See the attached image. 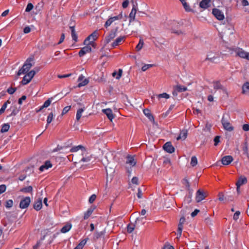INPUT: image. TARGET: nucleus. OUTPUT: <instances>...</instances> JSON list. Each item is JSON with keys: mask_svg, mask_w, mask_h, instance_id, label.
I'll return each mask as SVG.
<instances>
[{"mask_svg": "<svg viewBox=\"0 0 249 249\" xmlns=\"http://www.w3.org/2000/svg\"><path fill=\"white\" fill-rule=\"evenodd\" d=\"M31 32V28L29 26L25 27L23 29V32L25 34H28Z\"/></svg>", "mask_w": 249, "mask_h": 249, "instance_id": "338daca9", "label": "nucleus"}, {"mask_svg": "<svg viewBox=\"0 0 249 249\" xmlns=\"http://www.w3.org/2000/svg\"><path fill=\"white\" fill-rule=\"evenodd\" d=\"M34 8V5L31 3H29L26 8L25 11L26 12H30Z\"/></svg>", "mask_w": 249, "mask_h": 249, "instance_id": "8fccbe9b", "label": "nucleus"}, {"mask_svg": "<svg viewBox=\"0 0 249 249\" xmlns=\"http://www.w3.org/2000/svg\"><path fill=\"white\" fill-rule=\"evenodd\" d=\"M132 183L138 185L139 184V179L137 177H134L131 180Z\"/></svg>", "mask_w": 249, "mask_h": 249, "instance_id": "0e129e2a", "label": "nucleus"}, {"mask_svg": "<svg viewBox=\"0 0 249 249\" xmlns=\"http://www.w3.org/2000/svg\"><path fill=\"white\" fill-rule=\"evenodd\" d=\"M98 33L97 31H95L85 39L84 41V44H88V41H89L91 39H92V41L96 40L98 37Z\"/></svg>", "mask_w": 249, "mask_h": 249, "instance_id": "f8f14e48", "label": "nucleus"}, {"mask_svg": "<svg viewBox=\"0 0 249 249\" xmlns=\"http://www.w3.org/2000/svg\"><path fill=\"white\" fill-rule=\"evenodd\" d=\"M105 230H104L103 231H101L100 232H97L96 231L94 234V239L97 240L99 238H100L102 236L104 235L105 234Z\"/></svg>", "mask_w": 249, "mask_h": 249, "instance_id": "72a5a7b5", "label": "nucleus"}, {"mask_svg": "<svg viewBox=\"0 0 249 249\" xmlns=\"http://www.w3.org/2000/svg\"><path fill=\"white\" fill-rule=\"evenodd\" d=\"M242 129L245 131H249V124H244L242 126Z\"/></svg>", "mask_w": 249, "mask_h": 249, "instance_id": "774afa93", "label": "nucleus"}, {"mask_svg": "<svg viewBox=\"0 0 249 249\" xmlns=\"http://www.w3.org/2000/svg\"><path fill=\"white\" fill-rule=\"evenodd\" d=\"M240 214V212L239 211H236L233 215V219L235 220H237L239 218V216Z\"/></svg>", "mask_w": 249, "mask_h": 249, "instance_id": "052dcab7", "label": "nucleus"}, {"mask_svg": "<svg viewBox=\"0 0 249 249\" xmlns=\"http://www.w3.org/2000/svg\"><path fill=\"white\" fill-rule=\"evenodd\" d=\"M6 188V186L4 184L0 185V194L5 191Z\"/></svg>", "mask_w": 249, "mask_h": 249, "instance_id": "69168bd1", "label": "nucleus"}, {"mask_svg": "<svg viewBox=\"0 0 249 249\" xmlns=\"http://www.w3.org/2000/svg\"><path fill=\"white\" fill-rule=\"evenodd\" d=\"M71 228V224H68L62 227L61 229V231L62 233H66L69 231Z\"/></svg>", "mask_w": 249, "mask_h": 249, "instance_id": "e433bc0d", "label": "nucleus"}, {"mask_svg": "<svg viewBox=\"0 0 249 249\" xmlns=\"http://www.w3.org/2000/svg\"><path fill=\"white\" fill-rule=\"evenodd\" d=\"M227 49L229 50L231 55H233L235 53V56H239L241 58L246 59L248 53L242 49L238 47H227Z\"/></svg>", "mask_w": 249, "mask_h": 249, "instance_id": "f257e3e1", "label": "nucleus"}, {"mask_svg": "<svg viewBox=\"0 0 249 249\" xmlns=\"http://www.w3.org/2000/svg\"><path fill=\"white\" fill-rule=\"evenodd\" d=\"M16 89H17V88H12V87H10V88H8V89H7V92H8L9 94H13V93L15 92V91L16 90Z\"/></svg>", "mask_w": 249, "mask_h": 249, "instance_id": "bf43d9fd", "label": "nucleus"}, {"mask_svg": "<svg viewBox=\"0 0 249 249\" xmlns=\"http://www.w3.org/2000/svg\"><path fill=\"white\" fill-rule=\"evenodd\" d=\"M163 149L169 153H172L175 151V148L170 142H166L163 145Z\"/></svg>", "mask_w": 249, "mask_h": 249, "instance_id": "ddd939ff", "label": "nucleus"}, {"mask_svg": "<svg viewBox=\"0 0 249 249\" xmlns=\"http://www.w3.org/2000/svg\"><path fill=\"white\" fill-rule=\"evenodd\" d=\"M247 182V179L244 176H240L236 183V185L240 187L241 185L246 184Z\"/></svg>", "mask_w": 249, "mask_h": 249, "instance_id": "a211bd4d", "label": "nucleus"}, {"mask_svg": "<svg viewBox=\"0 0 249 249\" xmlns=\"http://www.w3.org/2000/svg\"><path fill=\"white\" fill-rule=\"evenodd\" d=\"M143 219V218H138L136 220V221L135 222V223H131L127 225V232L128 233L132 232V231H134L135 228H138V225H137L138 221L140 220H142Z\"/></svg>", "mask_w": 249, "mask_h": 249, "instance_id": "1a4fd4ad", "label": "nucleus"}, {"mask_svg": "<svg viewBox=\"0 0 249 249\" xmlns=\"http://www.w3.org/2000/svg\"><path fill=\"white\" fill-rule=\"evenodd\" d=\"M182 182V183L185 186L187 190L191 189L190 188V183L187 178H183Z\"/></svg>", "mask_w": 249, "mask_h": 249, "instance_id": "c03bdc74", "label": "nucleus"}, {"mask_svg": "<svg viewBox=\"0 0 249 249\" xmlns=\"http://www.w3.org/2000/svg\"><path fill=\"white\" fill-rule=\"evenodd\" d=\"M88 83H89V80L87 79H85L83 81H82V82H80L78 84V87H81L82 86H84L87 85L88 84Z\"/></svg>", "mask_w": 249, "mask_h": 249, "instance_id": "864d4df0", "label": "nucleus"}, {"mask_svg": "<svg viewBox=\"0 0 249 249\" xmlns=\"http://www.w3.org/2000/svg\"><path fill=\"white\" fill-rule=\"evenodd\" d=\"M211 0H202L199 3V7L204 9H207L210 7Z\"/></svg>", "mask_w": 249, "mask_h": 249, "instance_id": "dca6fc26", "label": "nucleus"}, {"mask_svg": "<svg viewBox=\"0 0 249 249\" xmlns=\"http://www.w3.org/2000/svg\"><path fill=\"white\" fill-rule=\"evenodd\" d=\"M103 112L107 116L109 120L112 121V120L114 118V116L112 113V110L110 108L103 109Z\"/></svg>", "mask_w": 249, "mask_h": 249, "instance_id": "f3484780", "label": "nucleus"}, {"mask_svg": "<svg viewBox=\"0 0 249 249\" xmlns=\"http://www.w3.org/2000/svg\"><path fill=\"white\" fill-rule=\"evenodd\" d=\"M183 6L186 11L189 12L191 11L189 5L186 2H184V4Z\"/></svg>", "mask_w": 249, "mask_h": 249, "instance_id": "e2e57ef3", "label": "nucleus"}, {"mask_svg": "<svg viewBox=\"0 0 249 249\" xmlns=\"http://www.w3.org/2000/svg\"><path fill=\"white\" fill-rule=\"evenodd\" d=\"M52 99V98H49L48 100H47L44 102L43 105L40 107V108L39 109V110L38 111H40L43 108L47 107H49L51 103V99Z\"/></svg>", "mask_w": 249, "mask_h": 249, "instance_id": "ea45409f", "label": "nucleus"}, {"mask_svg": "<svg viewBox=\"0 0 249 249\" xmlns=\"http://www.w3.org/2000/svg\"><path fill=\"white\" fill-rule=\"evenodd\" d=\"M71 37L72 38L75 42H77V38L78 36L76 34L75 31H72V32H71Z\"/></svg>", "mask_w": 249, "mask_h": 249, "instance_id": "3c124183", "label": "nucleus"}, {"mask_svg": "<svg viewBox=\"0 0 249 249\" xmlns=\"http://www.w3.org/2000/svg\"><path fill=\"white\" fill-rule=\"evenodd\" d=\"M143 112L144 115L146 116L150 121H154V118L153 116L151 114L150 110L149 109L145 108L143 109Z\"/></svg>", "mask_w": 249, "mask_h": 249, "instance_id": "393cba45", "label": "nucleus"}, {"mask_svg": "<svg viewBox=\"0 0 249 249\" xmlns=\"http://www.w3.org/2000/svg\"><path fill=\"white\" fill-rule=\"evenodd\" d=\"M126 163L129 164L131 166H134L136 165V161L135 160L134 157L131 155H128L126 157Z\"/></svg>", "mask_w": 249, "mask_h": 249, "instance_id": "412c9836", "label": "nucleus"}, {"mask_svg": "<svg viewBox=\"0 0 249 249\" xmlns=\"http://www.w3.org/2000/svg\"><path fill=\"white\" fill-rule=\"evenodd\" d=\"M35 75V73L33 71L28 72L23 78L21 82V84L23 85L27 84L31 81Z\"/></svg>", "mask_w": 249, "mask_h": 249, "instance_id": "39448f33", "label": "nucleus"}, {"mask_svg": "<svg viewBox=\"0 0 249 249\" xmlns=\"http://www.w3.org/2000/svg\"><path fill=\"white\" fill-rule=\"evenodd\" d=\"M152 66L153 65L152 64H145L142 67V71H146L147 69H148L149 68L152 67Z\"/></svg>", "mask_w": 249, "mask_h": 249, "instance_id": "5fc2aeb1", "label": "nucleus"}, {"mask_svg": "<svg viewBox=\"0 0 249 249\" xmlns=\"http://www.w3.org/2000/svg\"><path fill=\"white\" fill-rule=\"evenodd\" d=\"M224 128L230 132L232 131L234 129V127L232 126L230 122L228 123H225L223 125Z\"/></svg>", "mask_w": 249, "mask_h": 249, "instance_id": "bb28decb", "label": "nucleus"}, {"mask_svg": "<svg viewBox=\"0 0 249 249\" xmlns=\"http://www.w3.org/2000/svg\"><path fill=\"white\" fill-rule=\"evenodd\" d=\"M118 27L115 29H112L105 39V43L106 44H108L112 39H113L116 36V33L118 31Z\"/></svg>", "mask_w": 249, "mask_h": 249, "instance_id": "423d86ee", "label": "nucleus"}, {"mask_svg": "<svg viewBox=\"0 0 249 249\" xmlns=\"http://www.w3.org/2000/svg\"><path fill=\"white\" fill-rule=\"evenodd\" d=\"M187 136V131L184 130L181 132L179 135L177 137V140H179L180 139H183V140H185Z\"/></svg>", "mask_w": 249, "mask_h": 249, "instance_id": "473e14b6", "label": "nucleus"}, {"mask_svg": "<svg viewBox=\"0 0 249 249\" xmlns=\"http://www.w3.org/2000/svg\"><path fill=\"white\" fill-rule=\"evenodd\" d=\"M44 5V3L43 0H41L37 3V4L35 6V10H36V14H38L42 10Z\"/></svg>", "mask_w": 249, "mask_h": 249, "instance_id": "4be33fe9", "label": "nucleus"}, {"mask_svg": "<svg viewBox=\"0 0 249 249\" xmlns=\"http://www.w3.org/2000/svg\"><path fill=\"white\" fill-rule=\"evenodd\" d=\"M122 73H123V70L122 69H119L118 70V72H117L116 71H114L112 73V75L113 77H115L116 79L119 80L122 76Z\"/></svg>", "mask_w": 249, "mask_h": 249, "instance_id": "c85d7f7f", "label": "nucleus"}, {"mask_svg": "<svg viewBox=\"0 0 249 249\" xmlns=\"http://www.w3.org/2000/svg\"><path fill=\"white\" fill-rule=\"evenodd\" d=\"M53 112H51L49 113V114L47 117V125L46 126V128H47L48 127V125H49V124H50L52 122V121H53Z\"/></svg>", "mask_w": 249, "mask_h": 249, "instance_id": "79ce46f5", "label": "nucleus"}, {"mask_svg": "<svg viewBox=\"0 0 249 249\" xmlns=\"http://www.w3.org/2000/svg\"><path fill=\"white\" fill-rule=\"evenodd\" d=\"M33 60V58H29L26 60V62L23 65V66L25 67V69L27 70L28 72L33 66L31 63Z\"/></svg>", "mask_w": 249, "mask_h": 249, "instance_id": "5701e85b", "label": "nucleus"}, {"mask_svg": "<svg viewBox=\"0 0 249 249\" xmlns=\"http://www.w3.org/2000/svg\"><path fill=\"white\" fill-rule=\"evenodd\" d=\"M219 54L216 52L210 51L208 52L205 61H209L211 63H215V59L219 58Z\"/></svg>", "mask_w": 249, "mask_h": 249, "instance_id": "7ed1b4c3", "label": "nucleus"}, {"mask_svg": "<svg viewBox=\"0 0 249 249\" xmlns=\"http://www.w3.org/2000/svg\"><path fill=\"white\" fill-rule=\"evenodd\" d=\"M212 13L214 17L219 20H223L224 18V16L223 13L218 9H213Z\"/></svg>", "mask_w": 249, "mask_h": 249, "instance_id": "9d476101", "label": "nucleus"}, {"mask_svg": "<svg viewBox=\"0 0 249 249\" xmlns=\"http://www.w3.org/2000/svg\"><path fill=\"white\" fill-rule=\"evenodd\" d=\"M214 145H217L220 142V136H216L214 138Z\"/></svg>", "mask_w": 249, "mask_h": 249, "instance_id": "680f3d73", "label": "nucleus"}, {"mask_svg": "<svg viewBox=\"0 0 249 249\" xmlns=\"http://www.w3.org/2000/svg\"><path fill=\"white\" fill-rule=\"evenodd\" d=\"M233 159L231 156H225L221 159V162L224 165H228L232 161Z\"/></svg>", "mask_w": 249, "mask_h": 249, "instance_id": "4468645a", "label": "nucleus"}, {"mask_svg": "<svg viewBox=\"0 0 249 249\" xmlns=\"http://www.w3.org/2000/svg\"><path fill=\"white\" fill-rule=\"evenodd\" d=\"M190 164L193 167H195L197 164V160L196 156L192 157Z\"/></svg>", "mask_w": 249, "mask_h": 249, "instance_id": "a18cd8bd", "label": "nucleus"}, {"mask_svg": "<svg viewBox=\"0 0 249 249\" xmlns=\"http://www.w3.org/2000/svg\"><path fill=\"white\" fill-rule=\"evenodd\" d=\"M45 236L44 235L40 239V241H38L36 245L33 246V249H38V248L41 245V240H43L44 239Z\"/></svg>", "mask_w": 249, "mask_h": 249, "instance_id": "49530a36", "label": "nucleus"}, {"mask_svg": "<svg viewBox=\"0 0 249 249\" xmlns=\"http://www.w3.org/2000/svg\"><path fill=\"white\" fill-rule=\"evenodd\" d=\"M71 106H67V107H65L63 110H62V115H64L66 113H67L69 110L70 109H71Z\"/></svg>", "mask_w": 249, "mask_h": 249, "instance_id": "4d7b16f0", "label": "nucleus"}, {"mask_svg": "<svg viewBox=\"0 0 249 249\" xmlns=\"http://www.w3.org/2000/svg\"><path fill=\"white\" fill-rule=\"evenodd\" d=\"M33 191V187L31 186H29L20 189V191L23 193H32Z\"/></svg>", "mask_w": 249, "mask_h": 249, "instance_id": "4c0bfd02", "label": "nucleus"}, {"mask_svg": "<svg viewBox=\"0 0 249 249\" xmlns=\"http://www.w3.org/2000/svg\"><path fill=\"white\" fill-rule=\"evenodd\" d=\"M79 149H81L82 151H86V148H85V147L81 145H78L76 146H74V147H72L71 149V152H75L77 151Z\"/></svg>", "mask_w": 249, "mask_h": 249, "instance_id": "c756f323", "label": "nucleus"}, {"mask_svg": "<svg viewBox=\"0 0 249 249\" xmlns=\"http://www.w3.org/2000/svg\"><path fill=\"white\" fill-rule=\"evenodd\" d=\"M124 36H120L116 39V40L112 43V46L115 47L119 45L120 43L124 39Z\"/></svg>", "mask_w": 249, "mask_h": 249, "instance_id": "cd10ccee", "label": "nucleus"}, {"mask_svg": "<svg viewBox=\"0 0 249 249\" xmlns=\"http://www.w3.org/2000/svg\"><path fill=\"white\" fill-rule=\"evenodd\" d=\"M42 206V199L39 198L36 200L33 205V208L36 211L40 210Z\"/></svg>", "mask_w": 249, "mask_h": 249, "instance_id": "2eb2a0df", "label": "nucleus"}, {"mask_svg": "<svg viewBox=\"0 0 249 249\" xmlns=\"http://www.w3.org/2000/svg\"><path fill=\"white\" fill-rule=\"evenodd\" d=\"M10 128V125L9 124H4L1 126V128L0 129V132L3 133L7 132Z\"/></svg>", "mask_w": 249, "mask_h": 249, "instance_id": "7c9ffc66", "label": "nucleus"}, {"mask_svg": "<svg viewBox=\"0 0 249 249\" xmlns=\"http://www.w3.org/2000/svg\"><path fill=\"white\" fill-rule=\"evenodd\" d=\"M157 96H158V98H159V99L160 98H165L168 99L170 97L169 95L166 93H163L162 94H158L157 95Z\"/></svg>", "mask_w": 249, "mask_h": 249, "instance_id": "603ef678", "label": "nucleus"}, {"mask_svg": "<svg viewBox=\"0 0 249 249\" xmlns=\"http://www.w3.org/2000/svg\"><path fill=\"white\" fill-rule=\"evenodd\" d=\"M207 196V193L203 192V190L199 189L196 193V200L197 202H200Z\"/></svg>", "mask_w": 249, "mask_h": 249, "instance_id": "0eeeda50", "label": "nucleus"}, {"mask_svg": "<svg viewBox=\"0 0 249 249\" xmlns=\"http://www.w3.org/2000/svg\"><path fill=\"white\" fill-rule=\"evenodd\" d=\"M86 46L83 47L79 52L78 54L80 57H82L87 53L91 52V47L90 46L86 45Z\"/></svg>", "mask_w": 249, "mask_h": 249, "instance_id": "9b49d317", "label": "nucleus"}, {"mask_svg": "<svg viewBox=\"0 0 249 249\" xmlns=\"http://www.w3.org/2000/svg\"><path fill=\"white\" fill-rule=\"evenodd\" d=\"M113 22L111 19L110 18H108L105 24V27L107 28L108 26H109L111 23Z\"/></svg>", "mask_w": 249, "mask_h": 249, "instance_id": "13d9d810", "label": "nucleus"}, {"mask_svg": "<svg viewBox=\"0 0 249 249\" xmlns=\"http://www.w3.org/2000/svg\"><path fill=\"white\" fill-rule=\"evenodd\" d=\"M175 87L176 88V90L179 92L185 91L187 89L186 87H184L181 85H177Z\"/></svg>", "mask_w": 249, "mask_h": 249, "instance_id": "58836bf2", "label": "nucleus"}, {"mask_svg": "<svg viewBox=\"0 0 249 249\" xmlns=\"http://www.w3.org/2000/svg\"><path fill=\"white\" fill-rule=\"evenodd\" d=\"M229 116L227 115L226 116L225 115H223L222 120H221V123L222 125L224 124L225 123H228L229 121Z\"/></svg>", "mask_w": 249, "mask_h": 249, "instance_id": "09e8293b", "label": "nucleus"}, {"mask_svg": "<svg viewBox=\"0 0 249 249\" xmlns=\"http://www.w3.org/2000/svg\"><path fill=\"white\" fill-rule=\"evenodd\" d=\"M143 44L144 43L143 40L142 39H140L138 44L136 46L135 48L136 50L137 51H140L142 49Z\"/></svg>", "mask_w": 249, "mask_h": 249, "instance_id": "a19ab883", "label": "nucleus"}, {"mask_svg": "<svg viewBox=\"0 0 249 249\" xmlns=\"http://www.w3.org/2000/svg\"><path fill=\"white\" fill-rule=\"evenodd\" d=\"M28 72L27 71V70L25 69V67L23 65L22 68L18 70L17 75L18 76H19L21 74H27Z\"/></svg>", "mask_w": 249, "mask_h": 249, "instance_id": "37998d69", "label": "nucleus"}, {"mask_svg": "<svg viewBox=\"0 0 249 249\" xmlns=\"http://www.w3.org/2000/svg\"><path fill=\"white\" fill-rule=\"evenodd\" d=\"M52 167V164L49 160L45 161V163L39 167V170L43 171L44 169H48Z\"/></svg>", "mask_w": 249, "mask_h": 249, "instance_id": "b1692460", "label": "nucleus"}, {"mask_svg": "<svg viewBox=\"0 0 249 249\" xmlns=\"http://www.w3.org/2000/svg\"><path fill=\"white\" fill-rule=\"evenodd\" d=\"M96 196L95 195L93 194V195H91L90 196L89 200V203L90 204L92 203L96 199Z\"/></svg>", "mask_w": 249, "mask_h": 249, "instance_id": "6e6d98bb", "label": "nucleus"}, {"mask_svg": "<svg viewBox=\"0 0 249 249\" xmlns=\"http://www.w3.org/2000/svg\"><path fill=\"white\" fill-rule=\"evenodd\" d=\"M249 91V82H246L242 86V93L245 94Z\"/></svg>", "mask_w": 249, "mask_h": 249, "instance_id": "2f4dec72", "label": "nucleus"}, {"mask_svg": "<svg viewBox=\"0 0 249 249\" xmlns=\"http://www.w3.org/2000/svg\"><path fill=\"white\" fill-rule=\"evenodd\" d=\"M214 84L213 88L215 89H222V90H225V88L220 84L219 81H214L213 82Z\"/></svg>", "mask_w": 249, "mask_h": 249, "instance_id": "a878e982", "label": "nucleus"}, {"mask_svg": "<svg viewBox=\"0 0 249 249\" xmlns=\"http://www.w3.org/2000/svg\"><path fill=\"white\" fill-rule=\"evenodd\" d=\"M181 213H182V216L180 218L179 221V223L178 225V236L177 237V238H179L181 235V233L183 229V224L184 223L185 221V218L184 217V213L182 211H181Z\"/></svg>", "mask_w": 249, "mask_h": 249, "instance_id": "20e7f679", "label": "nucleus"}, {"mask_svg": "<svg viewBox=\"0 0 249 249\" xmlns=\"http://www.w3.org/2000/svg\"><path fill=\"white\" fill-rule=\"evenodd\" d=\"M188 191V195L186 196L184 199L185 203L187 204L190 203L192 201V197L193 196V190L192 189L187 190Z\"/></svg>", "mask_w": 249, "mask_h": 249, "instance_id": "aec40b11", "label": "nucleus"}, {"mask_svg": "<svg viewBox=\"0 0 249 249\" xmlns=\"http://www.w3.org/2000/svg\"><path fill=\"white\" fill-rule=\"evenodd\" d=\"M96 206L92 205L91 206L88 211L85 213L84 216V219H87L92 214V212L95 209Z\"/></svg>", "mask_w": 249, "mask_h": 249, "instance_id": "6ab92c4d", "label": "nucleus"}, {"mask_svg": "<svg viewBox=\"0 0 249 249\" xmlns=\"http://www.w3.org/2000/svg\"><path fill=\"white\" fill-rule=\"evenodd\" d=\"M132 4V9L129 15V22L134 21L135 19V16L138 11V4L136 1H131Z\"/></svg>", "mask_w": 249, "mask_h": 249, "instance_id": "f03ea898", "label": "nucleus"}, {"mask_svg": "<svg viewBox=\"0 0 249 249\" xmlns=\"http://www.w3.org/2000/svg\"><path fill=\"white\" fill-rule=\"evenodd\" d=\"M31 202L30 197L27 196L22 199L19 203V207L21 209L27 208Z\"/></svg>", "mask_w": 249, "mask_h": 249, "instance_id": "6e6552de", "label": "nucleus"}, {"mask_svg": "<svg viewBox=\"0 0 249 249\" xmlns=\"http://www.w3.org/2000/svg\"><path fill=\"white\" fill-rule=\"evenodd\" d=\"M12 112L8 116H12L16 115L19 112V109H18L16 106H13L11 107Z\"/></svg>", "mask_w": 249, "mask_h": 249, "instance_id": "f704fd0d", "label": "nucleus"}, {"mask_svg": "<svg viewBox=\"0 0 249 249\" xmlns=\"http://www.w3.org/2000/svg\"><path fill=\"white\" fill-rule=\"evenodd\" d=\"M13 200L11 199H9V200H8L6 201V202L5 203V206L7 208H10L12 207L13 206Z\"/></svg>", "mask_w": 249, "mask_h": 249, "instance_id": "de8ad7c7", "label": "nucleus"}, {"mask_svg": "<svg viewBox=\"0 0 249 249\" xmlns=\"http://www.w3.org/2000/svg\"><path fill=\"white\" fill-rule=\"evenodd\" d=\"M85 109V107H83V108H79L77 110L76 115V119L77 121H79L80 119L81 116H82V113L84 111Z\"/></svg>", "mask_w": 249, "mask_h": 249, "instance_id": "c9c22d12", "label": "nucleus"}]
</instances>
